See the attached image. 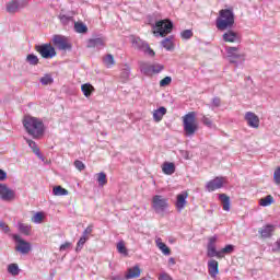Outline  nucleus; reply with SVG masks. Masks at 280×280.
<instances>
[{
    "instance_id": "obj_21",
    "label": "nucleus",
    "mask_w": 280,
    "mask_h": 280,
    "mask_svg": "<svg viewBox=\"0 0 280 280\" xmlns=\"http://www.w3.org/2000/svg\"><path fill=\"white\" fill-rule=\"evenodd\" d=\"M208 272L212 279H215L220 275L219 264L215 259H210L208 261Z\"/></svg>"
},
{
    "instance_id": "obj_7",
    "label": "nucleus",
    "mask_w": 280,
    "mask_h": 280,
    "mask_svg": "<svg viewBox=\"0 0 280 280\" xmlns=\"http://www.w3.org/2000/svg\"><path fill=\"white\" fill-rule=\"evenodd\" d=\"M30 4V0H11L7 3V12L9 14H16V12H21L23 8H27Z\"/></svg>"
},
{
    "instance_id": "obj_58",
    "label": "nucleus",
    "mask_w": 280,
    "mask_h": 280,
    "mask_svg": "<svg viewBox=\"0 0 280 280\" xmlns=\"http://www.w3.org/2000/svg\"><path fill=\"white\" fill-rule=\"evenodd\" d=\"M109 280H124L120 278V276H112Z\"/></svg>"
},
{
    "instance_id": "obj_44",
    "label": "nucleus",
    "mask_w": 280,
    "mask_h": 280,
    "mask_svg": "<svg viewBox=\"0 0 280 280\" xmlns=\"http://www.w3.org/2000/svg\"><path fill=\"white\" fill-rule=\"evenodd\" d=\"M59 20L62 23V25H69V23H71V21H73V18H71L69 15L60 14Z\"/></svg>"
},
{
    "instance_id": "obj_48",
    "label": "nucleus",
    "mask_w": 280,
    "mask_h": 280,
    "mask_svg": "<svg viewBox=\"0 0 280 280\" xmlns=\"http://www.w3.org/2000/svg\"><path fill=\"white\" fill-rule=\"evenodd\" d=\"M222 106V100L220 97L212 98V107L220 108Z\"/></svg>"
},
{
    "instance_id": "obj_54",
    "label": "nucleus",
    "mask_w": 280,
    "mask_h": 280,
    "mask_svg": "<svg viewBox=\"0 0 280 280\" xmlns=\"http://www.w3.org/2000/svg\"><path fill=\"white\" fill-rule=\"evenodd\" d=\"M69 248H71V243L66 242L65 244H62V245L60 246L59 250H60L61 253H65V250H69Z\"/></svg>"
},
{
    "instance_id": "obj_19",
    "label": "nucleus",
    "mask_w": 280,
    "mask_h": 280,
    "mask_svg": "<svg viewBox=\"0 0 280 280\" xmlns=\"http://www.w3.org/2000/svg\"><path fill=\"white\" fill-rule=\"evenodd\" d=\"M245 120L250 128H259V116L253 112L245 114Z\"/></svg>"
},
{
    "instance_id": "obj_35",
    "label": "nucleus",
    "mask_w": 280,
    "mask_h": 280,
    "mask_svg": "<svg viewBox=\"0 0 280 280\" xmlns=\"http://www.w3.org/2000/svg\"><path fill=\"white\" fill-rule=\"evenodd\" d=\"M45 220V212H36L33 217H32V222L34 224H43V221Z\"/></svg>"
},
{
    "instance_id": "obj_6",
    "label": "nucleus",
    "mask_w": 280,
    "mask_h": 280,
    "mask_svg": "<svg viewBox=\"0 0 280 280\" xmlns=\"http://www.w3.org/2000/svg\"><path fill=\"white\" fill-rule=\"evenodd\" d=\"M132 48L138 49L139 51H143V54H147L148 56L154 57L155 52L152 48H150V45L144 42L143 39H140L139 37H133L132 40Z\"/></svg>"
},
{
    "instance_id": "obj_3",
    "label": "nucleus",
    "mask_w": 280,
    "mask_h": 280,
    "mask_svg": "<svg viewBox=\"0 0 280 280\" xmlns=\"http://www.w3.org/2000/svg\"><path fill=\"white\" fill-rule=\"evenodd\" d=\"M153 34L155 36H161L165 38L167 34H172V30H174V23L170 20H160L153 25Z\"/></svg>"
},
{
    "instance_id": "obj_55",
    "label": "nucleus",
    "mask_w": 280,
    "mask_h": 280,
    "mask_svg": "<svg viewBox=\"0 0 280 280\" xmlns=\"http://www.w3.org/2000/svg\"><path fill=\"white\" fill-rule=\"evenodd\" d=\"M8 178V173L0 168V180H5Z\"/></svg>"
},
{
    "instance_id": "obj_30",
    "label": "nucleus",
    "mask_w": 280,
    "mask_h": 280,
    "mask_svg": "<svg viewBox=\"0 0 280 280\" xmlns=\"http://www.w3.org/2000/svg\"><path fill=\"white\" fill-rule=\"evenodd\" d=\"M18 229L23 235H30V233H32V225L25 223H19Z\"/></svg>"
},
{
    "instance_id": "obj_29",
    "label": "nucleus",
    "mask_w": 280,
    "mask_h": 280,
    "mask_svg": "<svg viewBox=\"0 0 280 280\" xmlns=\"http://www.w3.org/2000/svg\"><path fill=\"white\" fill-rule=\"evenodd\" d=\"M259 205L260 207H270V205H275V197L268 195L265 198L259 199Z\"/></svg>"
},
{
    "instance_id": "obj_38",
    "label": "nucleus",
    "mask_w": 280,
    "mask_h": 280,
    "mask_svg": "<svg viewBox=\"0 0 280 280\" xmlns=\"http://www.w3.org/2000/svg\"><path fill=\"white\" fill-rule=\"evenodd\" d=\"M103 62L106 67H113V65H115V58L113 57V55H106L103 58Z\"/></svg>"
},
{
    "instance_id": "obj_39",
    "label": "nucleus",
    "mask_w": 280,
    "mask_h": 280,
    "mask_svg": "<svg viewBox=\"0 0 280 280\" xmlns=\"http://www.w3.org/2000/svg\"><path fill=\"white\" fill-rule=\"evenodd\" d=\"M26 62H28V65L36 66L38 65V57L34 54H30L26 57Z\"/></svg>"
},
{
    "instance_id": "obj_10",
    "label": "nucleus",
    "mask_w": 280,
    "mask_h": 280,
    "mask_svg": "<svg viewBox=\"0 0 280 280\" xmlns=\"http://www.w3.org/2000/svg\"><path fill=\"white\" fill-rule=\"evenodd\" d=\"M164 69L163 65H150L147 62H141L140 63V70L141 73L144 75H152L153 73H161V71Z\"/></svg>"
},
{
    "instance_id": "obj_17",
    "label": "nucleus",
    "mask_w": 280,
    "mask_h": 280,
    "mask_svg": "<svg viewBox=\"0 0 280 280\" xmlns=\"http://www.w3.org/2000/svg\"><path fill=\"white\" fill-rule=\"evenodd\" d=\"M187 198H189V192L187 191H182L176 196L175 207L179 213L187 207Z\"/></svg>"
},
{
    "instance_id": "obj_52",
    "label": "nucleus",
    "mask_w": 280,
    "mask_h": 280,
    "mask_svg": "<svg viewBox=\"0 0 280 280\" xmlns=\"http://www.w3.org/2000/svg\"><path fill=\"white\" fill-rule=\"evenodd\" d=\"M74 166L77 167V170H79V172H82V170H84V163L82 162V161H80V160H77L75 162H74Z\"/></svg>"
},
{
    "instance_id": "obj_34",
    "label": "nucleus",
    "mask_w": 280,
    "mask_h": 280,
    "mask_svg": "<svg viewBox=\"0 0 280 280\" xmlns=\"http://www.w3.org/2000/svg\"><path fill=\"white\" fill-rule=\"evenodd\" d=\"M233 250H235V246L226 245L224 248L220 249L219 259H222V257H224V255H231V253H233Z\"/></svg>"
},
{
    "instance_id": "obj_13",
    "label": "nucleus",
    "mask_w": 280,
    "mask_h": 280,
    "mask_svg": "<svg viewBox=\"0 0 280 280\" xmlns=\"http://www.w3.org/2000/svg\"><path fill=\"white\" fill-rule=\"evenodd\" d=\"M0 198L4 202H11V200H14V198H16V192L10 189L8 185L0 184Z\"/></svg>"
},
{
    "instance_id": "obj_47",
    "label": "nucleus",
    "mask_w": 280,
    "mask_h": 280,
    "mask_svg": "<svg viewBox=\"0 0 280 280\" xmlns=\"http://www.w3.org/2000/svg\"><path fill=\"white\" fill-rule=\"evenodd\" d=\"M172 84V77H165L160 81V86H170Z\"/></svg>"
},
{
    "instance_id": "obj_41",
    "label": "nucleus",
    "mask_w": 280,
    "mask_h": 280,
    "mask_svg": "<svg viewBox=\"0 0 280 280\" xmlns=\"http://www.w3.org/2000/svg\"><path fill=\"white\" fill-rule=\"evenodd\" d=\"M180 36L184 40H189V38L194 37V31L191 30H185L180 33Z\"/></svg>"
},
{
    "instance_id": "obj_53",
    "label": "nucleus",
    "mask_w": 280,
    "mask_h": 280,
    "mask_svg": "<svg viewBox=\"0 0 280 280\" xmlns=\"http://www.w3.org/2000/svg\"><path fill=\"white\" fill-rule=\"evenodd\" d=\"M159 280H172V276L167 272H161L159 276Z\"/></svg>"
},
{
    "instance_id": "obj_12",
    "label": "nucleus",
    "mask_w": 280,
    "mask_h": 280,
    "mask_svg": "<svg viewBox=\"0 0 280 280\" xmlns=\"http://www.w3.org/2000/svg\"><path fill=\"white\" fill-rule=\"evenodd\" d=\"M224 185H226V177H215L206 184V190L210 192L215 191L217 189H222Z\"/></svg>"
},
{
    "instance_id": "obj_42",
    "label": "nucleus",
    "mask_w": 280,
    "mask_h": 280,
    "mask_svg": "<svg viewBox=\"0 0 280 280\" xmlns=\"http://www.w3.org/2000/svg\"><path fill=\"white\" fill-rule=\"evenodd\" d=\"M40 82L44 86H47V84H54V78L50 74H46L40 79Z\"/></svg>"
},
{
    "instance_id": "obj_43",
    "label": "nucleus",
    "mask_w": 280,
    "mask_h": 280,
    "mask_svg": "<svg viewBox=\"0 0 280 280\" xmlns=\"http://www.w3.org/2000/svg\"><path fill=\"white\" fill-rule=\"evenodd\" d=\"M117 250L120 253V255H128V249H126V244H124V241H120L117 244Z\"/></svg>"
},
{
    "instance_id": "obj_26",
    "label": "nucleus",
    "mask_w": 280,
    "mask_h": 280,
    "mask_svg": "<svg viewBox=\"0 0 280 280\" xmlns=\"http://www.w3.org/2000/svg\"><path fill=\"white\" fill-rule=\"evenodd\" d=\"M88 47L89 48L96 47V49H102V47H104V39L100 38V37L98 38H94V39H89Z\"/></svg>"
},
{
    "instance_id": "obj_22",
    "label": "nucleus",
    "mask_w": 280,
    "mask_h": 280,
    "mask_svg": "<svg viewBox=\"0 0 280 280\" xmlns=\"http://www.w3.org/2000/svg\"><path fill=\"white\" fill-rule=\"evenodd\" d=\"M219 200L221 201L223 211H231V198H229V196L221 194L219 195Z\"/></svg>"
},
{
    "instance_id": "obj_46",
    "label": "nucleus",
    "mask_w": 280,
    "mask_h": 280,
    "mask_svg": "<svg viewBox=\"0 0 280 280\" xmlns=\"http://www.w3.org/2000/svg\"><path fill=\"white\" fill-rule=\"evenodd\" d=\"M273 180L280 187V166L273 172Z\"/></svg>"
},
{
    "instance_id": "obj_50",
    "label": "nucleus",
    "mask_w": 280,
    "mask_h": 280,
    "mask_svg": "<svg viewBox=\"0 0 280 280\" xmlns=\"http://www.w3.org/2000/svg\"><path fill=\"white\" fill-rule=\"evenodd\" d=\"M0 230L2 233H10V226H8V224H5L3 221L0 222Z\"/></svg>"
},
{
    "instance_id": "obj_28",
    "label": "nucleus",
    "mask_w": 280,
    "mask_h": 280,
    "mask_svg": "<svg viewBox=\"0 0 280 280\" xmlns=\"http://www.w3.org/2000/svg\"><path fill=\"white\" fill-rule=\"evenodd\" d=\"M28 147L32 149L34 154H36V156H38V159H40V161H45V158L40 153V149L38 148V145L36 144L35 141H30Z\"/></svg>"
},
{
    "instance_id": "obj_2",
    "label": "nucleus",
    "mask_w": 280,
    "mask_h": 280,
    "mask_svg": "<svg viewBox=\"0 0 280 280\" xmlns=\"http://www.w3.org/2000/svg\"><path fill=\"white\" fill-rule=\"evenodd\" d=\"M217 28L220 32H225V30H232L235 25V13L231 9H222L219 12V18L215 21Z\"/></svg>"
},
{
    "instance_id": "obj_57",
    "label": "nucleus",
    "mask_w": 280,
    "mask_h": 280,
    "mask_svg": "<svg viewBox=\"0 0 280 280\" xmlns=\"http://www.w3.org/2000/svg\"><path fill=\"white\" fill-rule=\"evenodd\" d=\"M168 264L170 266H176V259H174L173 257L168 258Z\"/></svg>"
},
{
    "instance_id": "obj_59",
    "label": "nucleus",
    "mask_w": 280,
    "mask_h": 280,
    "mask_svg": "<svg viewBox=\"0 0 280 280\" xmlns=\"http://www.w3.org/2000/svg\"><path fill=\"white\" fill-rule=\"evenodd\" d=\"M140 280H148L147 278H142V279H140Z\"/></svg>"
},
{
    "instance_id": "obj_18",
    "label": "nucleus",
    "mask_w": 280,
    "mask_h": 280,
    "mask_svg": "<svg viewBox=\"0 0 280 280\" xmlns=\"http://www.w3.org/2000/svg\"><path fill=\"white\" fill-rule=\"evenodd\" d=\"M217 242H218L217 236H212L209 238V243L207 246V256L208 257H218V259H220V250L215 249Z\"/></svg>"
},
{
    "instance_id": "obj_8",
    "label": "nucleus",
    "mask_w": 280,
    "mask_h": 280,
    "mask_svg": "<svg viewBox=\"0 0 280 280\" xmlns=\"http://www.w3.org/2000/svg\"><path fill=\"white\" fill-rule=\"evenodd\" d=\"M13 240L16 244L15 250H18V253H21L22 255H27V253H30V250H32V244H30V242L21 238V235L13 234Z\"/></svg>"
},
{
    "instance_id": "obj_16",
    "label": "nucleus",
    "mask_w": 280,
    "mask_h": 280,
    "mask_svg": "<svg viewBox=\"0 0 280 280\" xmlns=\"http://www.w3.org/2000/svg\"><path fill=\"white\" fill-rule=\"evenodd\" d=\"M225 51L228 54V58H230L231 65H237V60L243 57V55L237 52L240 51V47L228 46L225 47Z\"/></svg>"
},
{
    "instance_id": "obj_36",
    "label": "nucleus",
    "mask_w": 280,
    "mask_h": 280,
    "mask_svg": "<svg viewBox=\"0 0 280 280\" xmlns=\"http://www.w3.org/2000/svg\"><path fill=\"white\" fill-rule=\"evenodd\" d=\"M96 180H97L100 187H104V185H106L108 183V179L106 178V173L101 172V173L96 174Z\"/></svg>"
},
{
    "instance_id": "obj_45",
    "label": "nucleus",
    "mask_w": 280,
    "mask_h": 280,
    "mask_svg": "<svg viewBox=\"0 0 280 280\" xmlns=\"http://www.w3.org/2000/svg\"><path fill=\"white\" fill-rule=\"evenodd\" d=\"M201 122L203 124V126H207L208 128H213V120H211V118L207 116H202Z\"/></svg>"
},
{
    "instance_id": "obj_9",
    "label": "nucleus",
    "mask_w": 280,
    "mask_h": 280,
    "mask_svg": "<svg viewBox=\"0 0 280 280\" xmlns=\"http://www.w3.org/2000/svg\"><path fill=\"white\" fill-rule=\"evenodd\" d=\"M35 50L40 54L42 58H54L56 56V48L51 44L36 45Z\"/></svg>"
},
{
    "instance_id": "obj_56",
    "label": "nucleus",
    "mask_w": 280,
    "mask_h": 280,
    "mask_svg": "<svg viewBox=\"0 0 280 280\" xmlns=\"http://www.w3.org/2000/svg\"><path fill=\"white\" fill-rule=\"evenodd\" d=\"M275 246H276V248L272 249L273 252L280 250V240H278V241L275 243Z\"/></svg>"
},
{
    "instance_id": "obj_24",
    "label": "nucleus",
    "mask_w": 280,
    "mask_h": 280,
    "mask_svg": "<svg viewBox=\"0 0 280 280\" xmlns=\"http://www.w3.org/2000/svg\"><path fill=\"white\" fill-rule=\"evenodd\" d=\"M162 172H164V174H166L167 176H172V174L176 172V166L174 165V163L165 162L162 165Z\"/></svg>"
},
{
    "instance_id": "obj_49",
    "label": "nucleus",
    "mask_w": 280,
    "mask_h": 280,
    "mask_svg": "<svg viewBox=\"0 0 280 280\" xmlns=\"http://www.w3.org/2000/svg\"><path fill=\"white\" fill-rule=\"evenodd\" d=\"M130 77V68H125L121 73H120V78H124V80H128V78Z\"/></svg>"
},
{
    "instance_id": "obj_33",
    "label": "nucleus",
    "mask_w": 280,
    "mask_h": 280,
    "mask_svg": "<svg viewBox=\"0 0 280 280\" xmlns=\"http://www.w3.org/2000/svg\"><path fill=\"white\" fill-rule=\"evenodd\" d=\"M54 196H69V190L62 188V186H55L52 188Z\"/></svg>"
},
{
    "instance_id": "obj_14",
    "label": "nucleus",
    "mask_w": 280,
    "mask_h": 280,
    "mask_svg": "<svg viewBox=\"0 0 280 280\" xmlns=\"http://www.w3.org/2000/svg\"><path fill=\"white\" fill-rule=\"evenodd\" d=\"M275 231H277V226L275 224H265L259 230L261 240H270L272 235H275Z\"/></svg>"
},
{
    "instance_id": "obj_51",
    "label": "nucleus",
    "mask_w": 280,
    "mask_h": 280,
    "mask_svg": "<svg viewBox=\"0 0 280 280\" xmlns=\"http://www.w3.org/2000/svg\"><path fill=\"white\" fill-rule=\"evenodd\" d=\"M91 233H93V225H89L84 231L82 236L83 237H89V235H91Z\"/></svg>"
},
{
    "instance_id": "obj_5",
    "label": "nucleus",
    "mask_w": 280,
    "mask_h": 280,
    "mask_svg": "<svg viewBox=\"0 0 280 280\" xmlns=\"http://www.w3.org/2000/svg\"><path fill=\"white\" fill-rule=\"evenodd\" d=\"M151 207L155 213H165V210L170 207V202L167 198L161 195H155L152 197Z\"/></svg>"
},
{
    "instance_id": "obj_15",
    "label": "nucleus",
    "mask_w": 280,
    "mask_h": 280,
    "mask_svg": "<svg viewBox=\"0 0 280 280\" xmlns=\"http://www.w3.org/2000/svg\"><path fill=\"white\" fill-rule=\"evenodd\" d=\"M224 43H242V35L233 30L226 31L222 35Z\"/></svg>"
},
{
    "instance_id": "obj_31",
    "label": "nucleus",
    "mask_w": 280,
    "mask_h": 280,
    "mask_svg": "<svg viewBox=\"0 0 280 280\" xmlns=\"http://www.w3.org/2000/svg\"><path fill=\"white\" fill-rule=\"evenodd\" d=\"M74 30L78 34H86V32H89V27H86L82 22H75Z\"/></svg>"
},
{
    "instance_id": "obj_27",
    "label": "nucleus",
    "mask_w": 280,
    "mask_h": 280,
    "mask_svg": "<svg viewBox=\"0 0 280 280\" xmlns=\"http://www.w3.org/2000/svg\"><path fill=\"white\" fill-rule=\"evenodd\" d=\"M83 95L91 97L92 93L95 91V88L91 83H85L81 85Z\"/></svg>"
},
{
    "instance_id": "obj_4",
    "label": "nucleus",
    "mask_w": 280,
    "mask_h": 280,
    "mask_svg": "<svg viewBox=\"0 0 280 280\" xmlns=\"http://www.w3.org/2000/svg\"><path fill=\"white\" fill-rule=\"evenodd\" d=\"M198 130V124H196V112H190L184 116V132L186 137H194Z\"/></svg>"
},
{
    "instance_id": "obj_37",
    "label": "nucleus",
    "mask_w": 280,
    "mask_h": 280,
    "mask_svg": "<svg viewBox=\"0 0 280 280\" xmlns=\"http://www.w3.org/2000/svg\"><path fill=\"white\" fill-rule=\"evenodd\" d=\"M8 272L9 275H12V277H18L19 272H21V269H19L18 264H10L8 266Z\"/></svg>"
},
{
    "instance_id": "obj_40",
    "label": "nucleus",
    "mask_w": 280,
    "mask_h": 280,
    "mask_svg": "<svg viewBox=\"0 0 280 280\" xmlns=\"http://www.w3.org/2000/svg\"><path fill=\"white\" fill-rule=\"evenodd\" d=\"M89 240V236H81L79 242L77 243V253H79V250H82V248L84 247V244H86V241Z\"/></svg>"
},
{
    "instance_id": "obj_1",
    "label": "nucleus",
    "mask_w": 280,
    "mask_h": 280,
    "mask_svg": "<svg viewBox=\"0 0 280 280\" xmlns=\"http://www.w3.org/2000/svg\"><path fill=\"white\" fill-rule=\"evenodd\" d=\"M23 126L33 139H43V136L45 135V125L43 124V120L34 117H25Z\"/></svg>"
},
{
    "instance_id": "obj_23",
    "label": "nucleus",
    "mask_w": 280,
    "mask_h": 280,
    "mask_svg": "<svg viewBox=\"0 0 280 280\" xmlns=\"http://www.w3.org/2000/svg\"><path fill=\"white\" fill-rule=\"evenodd\" d=\"M167 115V108L160 107L153 112V119L154 121L159 122L163 119V116Z\"/></svg>"
},
{
    "instance_id": "obj_11",
    "label": "nucleus",
    "mask_w": 280,
    "mask_h": 280,
    "mask_svg": "<svg viewBox=\"0 0 280 280\" xmlns=\"http://www.w3.org/2000/svg\"><path fill=\"white\" fill-rule=\"evenodd\" d=\"M52 43L55 47H57V49L60 51H67V49H71V43H69V39L62 35H55Z\"/></svg>"
},
{
    "instance_id": "obj_25",
    "label": "nucleus",
    "mask_w": 280,
    "mask_h": 280,
    "mask_svg": "<svg viewBox=\"0 0 280 280\" xmlns=\"http://www.w3.org/2000/svg\"><path fill=\"white\" fill-rule=\"evenodd\" d=\"M155 244L158 248L161 250V253H163V255H172V250L170 249V247L166 246L165 243H163L161 238H156Z\"/></svg>"
},
{
    "instance_id": "obj_32",
    "label": "nucleus",
    "mask_w": 280,
    "mask_h": 280,
    "mask_svg": "<svg viewBox=\"0 0 280 280\" xmlns=\"http://www.w3.org/2000/svg\"><path fill=\"white\" fill-rule=\"evenodd\" d=\"M162 47H164L166 51H172V49H174V42L172 40V37H166L163 39Z\"/></svg>"
},
{
    "instance_id": "obj_20",
    "label": "nucleus",
    "mask_w": 280,
    "mask_h": 280,
    "mask_svg": "<svg viewBox=\"0 0 280 280\" xmlns=\"http://www.w3.org/2000/svg\"><path fill=\"white\" fill-rule=\"evenodd\" d=\"M141 277V268L139 265H136L133 267H129L125 273V279H139Z\"/></svg>"
}]
</instances>
